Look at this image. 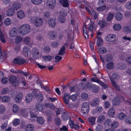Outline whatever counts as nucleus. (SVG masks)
Returning <instances> with one entry per match:
<instances>
[{
	"instance_id": "f257e3e1",
	"label": "nucleus",
	"mask_w": 131,
	"mask_h": 131,
	"mask_svg": "<svg viewBox=\"0 0 131 131\" xmlns=\"http://www.w3.org/2000/svg\"><path fill=\"white\" fill-rule=\"evenodd\" d=\"M81 85L84 86L85 88H88L92 89L94 92L97 93L99 91V87L95 84H93L89 82L87 83H80Z\"/></svg>"
},
{
	"instance_id": "f03ea898",
	"label": "nucleus",
	"mask_w": 131,
	"mask_h": 131,
	"mask_svg": "<svg viewBox=\"0 0 131 131\" xmlns=\"http://www.w3.org/2000/svg\"><path fill=\"white\" fill-rule=\"evenodd\" d=\"M30 30V27L28 25L24 24L20 27V33L22 35H26L29 32Z\"/></svg>"
},
{
	"instance_id": "7ed1b4c3",
	"label": "nucleus",
	"mask_w": 131,
	"mask_h": 131,
	"mask_svg": "<svg viewBox=\"0 0 131 131\" xmlns=\"http://www.w3.org/2000/svg\"><path fill=\"white\" fill-rule=\"evenodd\" d=\"M33 20L34 25L37 27L41 26L43 22V19L38 17H34Z\"/></svg>"
},
{
	"instance_id": "20e7f679",
	"label": "nucleus",
	"mask_w": 131,
	"mask_h": 131,
	"mask_svg": "<svg viewBox=\"0 0 131 131\" xmlns=\"http://www.w3.org/2000/svg\"><path fill=\"white\" fill-rule=\"evenodd\" d=\"M17 79L16 77L13 75H11L9 78V82L13 86H17L19 84Z\"/></svg>"
},
{
	"instance_id": "39448f33",
	"label": "nucleus",
	"mask_w": 131,
	"mask_h": 131,
	"mask_svg": "<svg viewBox=\"0 0 131 131\" xmlns=\"http://www.w3.org/2000/svg\"><path fill=\"white\" fill-rule=\"evenodd\" d=\"M89 104L88 103H84L82 104L81 110L83 114H85L89 111Z\"/></svg>"
},
{
	"instance_id": "423d86ee",
	"label": "nucleus",
	"mask_w": 131,
	"mask_h": 131,
	"mask_svg": "<svg viewBox=\"0 0 131 131\" xmlns=\"http://www.w3.org/2000/svg\"><path fill=\"white\" fill-rule=\"evenodd\" d=\"M47 6L50 8L54 9L56 5V0H47Z\"/></svg>"
},
{
	"instance_id": "0eeeda50",
	"label": "nucleus",
	"mask_w": 131,
	"mask_h": 131,
	"mask_svg": "<svg viewBox=\"0 0 131 131\" xmlns=\"http://www.w3.org/2000/svg\"><path fill=\"white\" fill-rule=\"evenodd\" d=\"M59 17L58 20L59 22L61 23H63L66 21V18L65 17V15L63 12H60L58 13Z\"/></svg>"
},
{
	"instance_id": "6e6552de",
	"label": "nucleus",
	"mask_w": 131,
	"mask_h": 131,
	"mask_svg": "<svg viewBox=\"0 0 131 131\" xmlns=\"http://www.w3.org/2000/svg\"><path fill=\"white\" fill-rule=\"evenodd\" d=\"M91 80L92 81L94 82H96L100 84L105 89L107 88V86L106 84L100 80L99 79H98L97 78L93 77L92 78Z\"/></svg>"
},
{
	"instance_id": "1a4fd4ad",
	"label": "nucleus",
	"mask_w": 131,
	"mask_h": 131,
	"mask_svg": "<svg viewBox=\"0 0 131 131\" xmlns=\"http://www.w3.org/2000/svg\"><path fill=\"white\" fill-rule=\"evenodd\" d=\"M17 33V29L15 27L12 28L10 31L9 35L12 37H14L15 36Z\"/></svg>"
},
{
	"instance_id": "9d476101",
	"label": "nucleus",
	"mask_w": 131,
	"mask_h": 131,
	"mask_svg": "<svg viewBox=\"0 0 131 131\" xmlns=\"http://www.w3.org/2000/svg\"><path fill=\"white\" fill-rule=\"evenodd\" d=\"M100 100L97 98H95L90 102V104L93 106H98L99 104Z\"/></svg>"
},
{
	"instance_id": "9b49d317",
	"label": "nucleus",
	"mask_w": 131,
	"mask_h": 131,
	"mask_svg": "<svg viewBox=\"0 0 131 131\" xmlns=\"http://www.w3.org/2000/svg\"><path fill=\"white\" fill-rule=\"evenodd\" d=\"M32 53L33 54V57L36 59H37L39 56V51L38 49L34 48L32 50Z\"/></svg>"
},
{
	"instance_id": "f8f14e48",
	"label": "nucleus",
	"mask_w": 131,
	"mask_h": 131,
	"mask_svg": "<svg viewBox=\"0 0 131 131\" xmlns=\"http://www.w3.org/2000/svg\"><path fill=\"white\" fill-rule=\"evenodd\" d=\"M70 96L69 94L68 93H66L64 95L63 99L64 101L65 104L68 105L69 104V100L70 99Z\"/></svg>"
},
{
	"instance_id": "ddd939ff",
	"label": "nucleus",
	"mask_w": 131,
	"mask_h": 131,
	"mask_svg": "<svg viewBox=\"0 0 131 131\" xmlns=\"http://www.w3.org/2000/svg\"><path fill=\"white\" fill-rule=\"evenodd\" d=\"M23 94L21 93H19L15 97L14 100L16 103H19L21 100L23 96Z\"/></svg>"
},
{
	"instance_id": "4468645a",
	"label": "nucleus",
	"mask_w": 131,
	"mask_h": 131,
	"mask_svg": "<svg viewBox=\"0 0 131 131\" xmlns=\"http://www.w3.org/2000/svg\"><path fill=\"white\" fill-rule=\"evenodd\" d=\"M34 126L33 125L31 124L27 125L25 127V131H34Z\"/></svg>"
},
{
	"instance_id": "2eb2a0df",
	"label": "nucleus",
	"mask_w": 131,
	"mask_h": 131,
	"mask_svg": "<svg viewBox=\"0 0 131 131\" xmlns=\"http://www.w3.org/2000/svg\"><path fill=\"white\" fill-rule=\"evenodd\" d=\"M33 96L31 93H29L25 97V101L27 103H30L33 99Z\"/></svg>"
},
{
	"instance_id": "dca6fc26",
	"label": "nucleus",
	"mask_w": 131,
	"mask_h": 131,
	"mask_svg": "<svg viewBox=\"0 0 131 131\" xmlns=\"http://www.w3.org/2000/svg\"><path fill=\"white\" fill-rule=\"evenodd\" d=\"M48 24L50 27L52 28L54 27L56 24L55 19L52 18L48 20Z\"/></svg>"
},
{
	"instance_id": "f3484780",
	"label": "nucleus",
	"mask_w": 131,
	"mask_h": 131,
	"mask_svg": "<svg viewBox=\"0 0 131 131\" xmlns=\"http://www.w3.org/2000/svg\"><path fill=\"white\" fill-rule=\"evenodd\" d=\"M115 36L113 34H110L108 35L106 38V40L109 42L112 41L115 39Z\"/></svg>"
},
{
	"instance_id": "a211bd4d",
	"label": "nucleus",
	"mask_w": 131,
	"mask_h": 131,
	"mask_svg": "<svg viewBox=\"0 0 131 131\" xmlns=\"http://www.w3.org/2000/svg\"><path fill=\"white\" fill-rule=\"evenodd\" d=\"M115 111L113 108H110L108 112V115L110 117H113L115 115Z\"/></svg>"
},
{
	"instance_id": "6ab92c4d",
	"label": "nucleus",
	"mask_w": 131,
	"mask_h": 131,
	"mask_svg": "<svg viewBox=\"0 0 131 131\" xmlns=\"http://www.w3.org/2000/svg\"><path fill=\"white\" fill-rule=\"evenodd\" d=\"M43 105L40 103L38 102L36 105V110L39 111H41L43 110Z\"/></svg>"
},
{
	"instance_id": "aec40b11",
	"label": "nucleus",
	"mask_w": 131,
	"mask_h": 131,
	"mask_svg": "<svg viewBox=\"0 0 131 131\" xmlns=\"http://www.w3.org/2000/svg\"><path fill=\"white\" fill-rule=\"evenodd\" d=\"M60 4L63 7H68L69 4L67 0H59Z\"/></svg>"
},
{
	"instance_id": "412c9836",
	"label": "nucleus",
	"mask_w": 131,
	"mask_h": 131,
	"mask_svg": "<svg viewBox=\"0 0 131 131\" xmlns=\"http://www.w3.org/2000/svg\"><path fill=\"white\" fill-rule=\"evenodd\" d=\"M15 13L14 10L12 8H10L7 11L6 14L8 16H10L14 15Z\"/></svg>"
},
{
	"instance_id": "4be33fe9",
	"label": "nucleus",
	"mask_w": 131,
	"mask_h": 131,
	"mask_svg": "<svg viewBox=\"0 0 131 131\" xmlns=\"http://www.w3.org/2000/svg\"><path fill=\"white\" fill-rule=\"evenodd\" d=\"M21 5L18 3L15 2L12 5V8L14 10H18L20 8Z\"/></svg>"
},
{
	"instance_id": "5701e85b",
	"label": "nucleus",
	"mask_w": 131,
	"mask_h": 131,
	"mask_svg": "<svg viewBox=\"0 0 131 131\" xmlns=\"http://www.w3.org/2000/svg\"><path fill=\"white\" fill-rule=\"evenodd\" d=\"M120 101L119 97L118 96L116 97L113 100V104L114 105H118L120 104Z\"/></svg>"
},
{
	"instance_id": "b1692460",
	"label": "nucleus",
	"mask_w": 131,
	"mask_h": 131,
	"mask_svg": "<svg viewBox=\"0 0 131 131\" xmlns=\"http://www.w3.org/2000/svg\"><path fill=\"white\" fill-rule=\"evenodd\" d=\"M36 121L39 124H44L45 120L41 116H39L37 118Z\"/></svg>"
},
{
	"instance_id": "393cba45",
	"label": "nucleus",
	"mask_w": 131,
	"mask_h": 131,
	"mask_svg": "<svg viewBox=\"0 0 131 131\" xmlns=\"http://www.w3.org/2000/svg\"><path fill=\"white\" fill-rule=\"evenodd\" d=\"M25 16L24 12L22 10H19L17 12V16L20 19L23 18Z\"/></svg>"
},
{
	"instance_id": "a878e982",
	"label": "nucleus",
	"mask_w": 131,
	"mask_h": 131,
	"mask_svg": "<svg viewBox=\"0 0 131 131\" xmlns=\"http://www.w3.org/2000/svg\"><path fill=\"white\" fill-rule=\"evenodd\" d=\"M52 114V113L50 111H48L46 113V115L48 116V117L47 121L49 122H51L52 120V118L51 115Z\"/></svg>"
},
{
	"instance_id": "bb28decb",
	"label": "nucleus",
	"mask_w": 131,
	"mask_h": 131,
	"mask_svg": "<svg viewBox=\"0 0 131 131\" xmlns=\"http://www.w3.org/2000/svg\"><path fill=\"white\" fill-rule=\"evenodd\" d=\"M98 51L101 53L104 54L106 53L107 52V50L105 47H101L99 49Z\"/></svg>"
},
{
	"instance_id": "cd10ccee",
	"label": "nucleus",
	"mask_w": 131,
	"mask_h": 131,
	"mask_svg": "<svg viewBox=\"0 0 131 131\" xmlns=\"http://www.w3.org/2000/svg\"><path fill=\"white\" fill-rule=\"evenodd\" d=\"M126 116V114L121 112L118 114L117 117L118 118L121 120H122L125 118Z\"/></svg>"
},
{
	"instance_id": "c85d7f7f",
	"label": "nucleus",
	"mask_w": 131,
	"mask_h": 131,
	"mask_svg": "<svg viewBox=\"0 0 131 131\" xmlns=\"http://www.w3.org/2000/svg\"><path fill=\"white\" fill-rule=\"evenodd\" d=\"M123 31L126 33H129L131 31V29L130 27L126 26L123 27Z\"/></svg>"
},
{
	"instance_id": "c756f323",
	"label": "nucleus",
	"mask_w": 131,
	"mask_h": 131,
	"mask_svg": "<svg viewBox=\"0 0 131 131\" xmlns=\"http://www.w3.org/2000/svg\"><path fill=\"white\" fill-rule=\"evenodd\" d=\"M111 81L112 82L113 86L115 88V90L118 91H120V86L115 83V81L114 80H111Z\"/></svg>"
},
{
	"instance_id": "7c9ffc66",
	"label": "nucleus",
	"mask_w": 131,
	"mask_h": 131,
	"mask_svg": "<svg viewBox=\"0 0 131 131\" xmlns=\"http://www.w3.org/2000/svg\"><path fill=\"white\" fill-rule=\"evenodd\" d=\"M97 39V46L99 47L101 46L103 43V40L100 37L97 36L96 37Z\"/></svg>"
},
{
	"instance_id": "2f4dec72",
	"label": "nucleus",
	"mask_w": 131,
	"mask_h": 131,
	"mask_svg": "<svg viewBox=\"0 0 131 131\" xmlns=\"http://www.w3.org/2000/svg\"><path fill=\"white\" fill-rule=\"evenodd\" d=\"M114 66V63L112 62H110L106 64V68L108 70H111L113 68Z\"/></svg>"
},
{
	"instance_id": "473e14b6",
	"label": "nucleus",
	"mask_w": 131,
	"mask_h": 131,
	"mask_svg": "<svg viewBox=\"0 0 131 131\" xmlns=\"http://www.w3.org/2000/svg\"><path fill=\"white\" fill-rule=\"evenodd\" d=\"M117 66L119 69L123 70L126 68V66L124 63H119L118 64Z\"/></svg>"
},
{
	"instance_id": "72a5a7b5",
	"label": "nucleus",
	"mask_w": 131,
	"mask_h": 131,
	"mask_svg": "<svg viewBox=\"0 0 131 131\" xmlns=\"http://www.w3.org/2000/svg\"><path fill=\"white\" fill-rule=\"evenodd\" d=\"M111 128L112 129H115L116 128L118 125V123L117 121H115L112 123Z\"/></svg>"
},
{
	"instance_id": "f704fd0d",
	"label": "nucleus",
	"mask_w": 131,
	"mask_h": 131,
	"mask_svg": "<svg viewBox=\"0 0 131 131\" xmlns=\"http://www.w3.org/2000/svg\"><path fill=\"white\" fill-rule=\"evenodd\" d=\"M65 47L63 46L59 51L58 54L60 55H63L65 53Z\"/></svg>"
},
{
	"instance_id": "c9c22d12",
	"label": "nucleus",
	"mask_w": 131,
	"mask_h": 131,
	"mask_svg": "<svg viewBox=\"0 0 131 131\" xmlns=\"http://www.w3.org/2000/svg\"><path fill=\"white\" fill-rule=\"evenodd\" d=\"M123 17V15L121 13L118 12L116 13L115 18L116 20H120L122 19Z\"/></svg>"
},
{
	"instance_id": "e433bc0d",
	"label": "nucleus",
	"mask_w": 131,
	"mask_h": 131,
	"mask_svg": "<svg viewBox=\"0 0 131 131\" xmlns=\"http://www.w3.org/2000/svg\"><path fill=\"white\" fill-rule=\"evenodd\" d=\"M111 120L109 119H107L105 122L104 124L108 127H111L112 124Z\"/></svg>"
},
{
	"instance_id": "4c0bfd02",
	"label": "nucleus",
	"mask_w": 131,
	"mask_h": 131,
	"mask_svg": "<svg viewBox=\"0 0 131 131\" xmlns=\"http://www.w3.org/2000/svg\"><path fill=\"white\" fill-rule=\"evenodd\" d=\"M48 34L50 36V38L52 39H54L56 37V34L53 31H50L48 32Z\"/></svg>"
},
{
	"instance_id": "58836bf2",
	"label": "nucleus",
	"mask_w": 131,
	"mask_h": 131,
	"mask_svg": "<svg viewBox=\"0 0 131 131\" xmlns=\"http://www.w3.org/2000/svg\"><path fill=\"white\" fill-rule=\"evenodd\" d=\"M2 100L3 102H7L10 100V98L7 96H5L2 98Z\"/></svg>"
},
{
	"instance_id": "ea45409f",
	"label": "nucleus",
	"mask_w": 131,
	"mask_h": 131,
	"mask_svg": "<svg viewBox=\"0 0 131 131\" xmlns=\"http://www.w3.org/2000/svg\"><path fill=\"white\" fill-rule=\"evenodd\" d=\"M30 52V49L27 47H24L23 50V52L25 56H28V53Z\"/></svg>"
},
{
	"instance_id": "a19ab883",
	"label": "nucleus",
	"mask_w": 131,
	"mask_h": 131,
	"mask_svg": "<svg viewBox=\"0 0 131 131\" xmlns=\"http://www.w3.org/2000/svg\"><path fill=\"white\" fill-rule=\"evenodd\" d=\"M81 96L82 100H85L87 99L88 95L86 93L83 92L81 93Z\"/></svg>"
},
{
	"instance_id": "79ce46f5",
	"label": "nucleus",
	"mask_w": 131,
	"mask_h": 131,
	"mask_svg": "<svg viewBox=\"0 0 131 131\" xmlns=\"http://www.w3.org/2000/svg\"><path fill=\"white\" fill-rule=\"evenodd\" d=\"M107 23L105 21H100L98 23V24L101 25V27L102 28L107 25Z\"/></svg>"
},
{
	"instance_id": "37998d69",
	"label": "nucleus",
	"mask_w": 131,
	"mask_h": 131,
	"mask_svg": "<svg viewBox=\"0 0 131 131\" xmlns=\"http://www.w3.org/2000/svg\"><path fill=\"white\" fill-rule=\"evenodd\" d=\"M105 116L104 115H101L98 118L97 122L99 123H102L105 120Z\"/></svg>"
},
{
	"instance_id": "c03bdc74",
	"label": "nucleus",
	"mask_w": 131,
	"mask_h": 131,
	"mask_svg": "<svg viewBox=\"0 0 131 131\" xmlns=\"http://www.w3.org/2000/svg\"><path fill=\"white\" fill-rule=\"evenodd\" d=\"M36 96L37 98L41 101H42L43 99V95L41 93H38L37 94Z\"/></svg>"
},
{
	"instance_id": "a18cd8bd",
	"label": "nucleus",
	"mask_w": 131,
	"mask_h": 131,
	"mask_svg": "<svg viewBox=\"0 0 131 131\" xmlns=\"http://www.w3.org/2000/svg\"><path fill=\"white\" fill-rule=\"evenodd\" d=\"M114 14L113 13H110L108 15L106 20L108 21H110L114 17Z\"/></svg>"
},
{
	"instance_id": "49530a36",
	"label": "nucleus",
	"mask_w": 131,
	"mask_h": 131,
	"mask_svg": "<svg viewBox=\"0 0 131 131\" xmlns=\"http://www.w3.org/2000/svg\"><path fill=\"white\" fill-rule=\"evenodd\" d=\"M0 40L3 43H5L6 42V40L5 39L4 36L1 31L0 32Z\"/></svg>"
},
{
	"instance_id": "de8ad7c7",
	"label": "nucleus",
	"mask_w": 131,
	"mask_h": 131,
	"mask_svg": "<svg viewBox=\"0 0 131 131\" xmlns=\"http://www.w3.org/2000/svg\"><path fill=\"white\" fill-rule=\"evenodd\" d=\"M20 113L23 116L26 117L27 116L28 113L26 110L22 109L21 110Z\"/></svg>"
},
{
	"instance_id": "09e8293b",
	"label": "nucleus",
	"mask_w": 131,
	"mask_h": 131,
	"mask_svg": "<svg viewBox=\"0 0 131 131\" xmlns=\"http://www.w3.org/2000/svg\"><path fill=\"white\" fill-rule=\"evenodd\" d=\"M62 119L64 121H66L68 119V116L67 113L64 112L62 115Z\"/></svg>"
},
{
	"instance_id": "8fccbe9b",
	"label": "nucleus",
	"mask_w": 131,
	"mask_h": 131,
	"mask_svg": "<svg viewBox=\"0 0 131 131\" xmlns=\"http://www.w3.org/2000/svg\"><path fill=\"white\" fill-rule=\"evenodd\" d=\"M4 56L2 54L0 53V61H3V60L6 58V51H4Z\"/></svg>"
},
{
	"instance_id": "3c124183",
	"label": "nucleus",
	"mask_w": 131,
	"mask_h": 131,
	"mask_svg": "<svg viewBox=\"0 0 131 131\" xmlns=\"http://www.w3.org/2000/svg\"><path fill=\"white\" fill-rule=\"evenodd\" d=\"M121 25L118 24H116L114 25L113 28L115 30H119L121 28Z\"/></svg>"
},
{
	"instance_id": "603ef678",
	"label": "nucleus",
	"mask_w": 131,
	"mask_h": 131,
	"mask_svg": "<svg viewBox=\"0 0 131 131\" xmlns=\"http://www.w3.org/2000/svg\"><path fill=\"white\" fill-rule=\"evenodd\" d=\"M23 40L22 38L20 36H17L15 38V42L16 43H18Z\"/></svg>"
},
{
	"instance_id": "864d4df0",
	"label": "nucleus",
	"mask_w": 131,
	"mask_h": 131,
	"mask_svg": "<svg viewBox=\"0 0 131 131\" xmlns=\"http://www.w3.org/2000/svg\"><path fill=\"white\" fill-rule=\"evenodd\" d=\"M106 8V6L105 5H103L96 8V10L98 12L103 11L105 10Z\"/></svg>"
},
{
	"instance_id": "5fc2aeb1",
	"label": "nucleus",
	"mask_w": 131,
	"mask_h": 131,
	"mask_svg": "<svg viewBox=\"0 0 131 131\" xmlns=\"http://www.w3.org/2000/svg\"><path fill=\"white\" fill-rule=\"evenodd\" d=\"M11 21L10 18H7L5 20L4 24L6 25H8L11 24Z\"/></svg>"
},
{
	"instance_id": "6e6d98bb",
	"label": "nucleus",
	"mask_w": 131,
	"mask_h": 131,
	"mask_svg": "<svg viewBox=\"0 0 131 131\" xmlns=\"http://www.w3.org/2000/svg\"><path fill=\"white\" fill-rule=\"evenodd\" d=\"M96 118L95 117H91L89 118V121L91 125L94 124Z\"/></svg>"
},
{
	"instance_id": "4d7b16f0",
	"label": "nucleus",
	"mask_w": 131,
	"mask_h": 131,
	"mask_svg": "<svg viewBox=\"0 0 131 131\" xmlns=\"http://www.w3.org/2000/svg\"><path fill=\"white\" fill-rule=\"evenodd\" d=\"M43 59L45 61H50L52 59V57L50 56H43L42 57Z\"/></svg>"
},
{
	"instance_id": "13d9d810",
	"label": "nucleus",
	"mask_w": 131,
	"mask_h": 131,
	"mask_svg": "<svg viewBox=\"0 0 131 131\" xmlns=\"http://www.w3.org/2000/svg\"><path fill=\"white\" fill-rule=\"evenodd\" d=\"M54 122L55 124L57 126H59L61 123V120L58 118H55L54 119Z\"/></svg>"
},
{
	"instance_id": "bf43d9fd",
	"label": "nucleus",
	"mask_w": 131,
	"mask_h": 131,
	"mask_svg": "<svg viewBox=\"0 0 131 131\" xmlns=\"http://www.w3.org/2000/svg\"><path fill=\"white\" fill-rule=\"evenodd\" d=\"M18 109V106L16 104H14L13 107V111L15 113H16L17 112Z\"/></svg>"
},
{
	"instance_id": "052dcab7",
	"label": "nucleus",
	"mask_w": 131,
	"mask_h": 131,
	"mask_svg": "<svg viewBox=\"0 0 131 131\" xmlns=\"http://www.w3.org/2000/svg\"><path fill=\"white\" fill-rule=\"evenodd\" d=\"M5 111V106L3 105H0V113H4Z\"/></svg>"
},
{
	"instance_id": "680f3d73",
	"label": "nucleus",
	"mask_w": 131,
	"mask_h": 131,
	"mask_svg": "<svg viewBox=\"0 0 131 131\" xmlns=\"http://www.w3.org/2000/svg\"><path fill=\"white\" fill-rule=\"evenodd\" d=\"M19 62V65L22 64L24 63L26 61L24 59L20 57H19V59H18Z\"/></svg>"
},
{
	"instance_id": "e2e57ef3",
	"label": "nucleus",
	"mask_w": 131,
	"mask_h": 131,
	"mask_svg": "<svg viewBox=\"0 0 131 131\" xmlns=\"http://www.w3.org/2000/svg\"><path fill=\"white\" fill-rule=\"evenodd\" d=\"M42 0H31L32 3L36 5H39L42 2Z\"/></svg>"
},
{
	"instance_id": "0e129e2a",
	"label": "nucleus",
	"mask_w": 131,
	"mask_h": 131,
	"mask_svg": "<svg viewBox=\"0 0 131 131\" xmlns=\"http://www.w3.org/2000/svg\"><path fill=\"white\" fill-rule=\"evenodd\" d=\"M125 6L127 9L131 10V1L127 2Z\"/></svg>"
},
{
	"instance_id": "69168bd1",
	"label": "nucleus",
	"mask_w": 131,
	"mask_h": 131,
	"mask_svg": "<svg viewBox=\"0 0 131 131\" xmlns=\"http://www.w3.org/2000/svg\"><path fill=\"white\" fill-rule=\"evenodd\" d=\"M43 15L46 18H47L50 17L51 14L50 12L47 11L44 13Z\"/></svg>"
},
{
	"instance_id": "338daca9",
	"label": "nucleus",
	"mask_w": 131,
	"mask_h": 131,
	"mask_svg": "<svg viewBox=\"0 0 131 131\" xmlns=\"http://www.w3.org/2000/svg\"><path fill=\"white\" fill-rule=\"evenodd\" d=\"M105 59L107 61H111L112 59V57L110 55H106L105 56Z\"/></svg>"
},
{
	"instance_id": "774afa93",
	"label": "nucleus",
	"mask_w": 131,
	"mask_h": 131,
	"mask_svg": "<svg viewBox=\"0 0 131 131\" xmlns=\"http://www.w3.org/2000/svg\"><path fill=\"white\" fill-rule=\"evenodd\" d=\"M125 122L127 124H129L131 123V118L129 116L126 117L125 120Z\"/></svg>"
}]
</instances>
